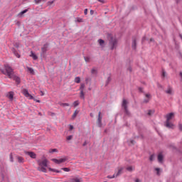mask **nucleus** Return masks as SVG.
Returning a JSON list of instances; mask_svg holds the SVG:
<instances>
[{"instance_id": "nucleus-1", "label": "nucleus", "mask_w": 182, "mask_h": 182, "mask_svg": "<svg viewBox=\"0 0 182 182\" xmlns=\"http://www.w3.org/2000/svg\"><path fill=\"white\" fill-rule=\"evenodd\" d=\"M37 163L38 164V167L37 168V170H38V171H42V173L48 172L46 167H48V165L49 164V161H48L46 158H44L43 159H38L37 161Z\"/></svg>"}, {"instance_id": "nucleus-2", "label": "nucleus", "mask_w": 182, "mask_h": 182, "mask_svg": "<svg viewBox=\"0 0 182 182\" xmlns=\"http://www.w3.org/2000/svg\"><path fill=\"white\" fill-rule=\"evenodd\" d=\"M5 70H1V72L3 75H5L6 76H8V77H12L14 75V69L11 68V66L8 65H4Z\"/></svg>"}, {"instance_id": "nucleus-3", "label": "nucleus", "mask_w": 182, "mask_h": 182, "mask_svg": "<svg viewBox=\"0 0 182 182\" xmlns=\"http://www.w3.org/2000/svg\"><path fill=\"white\" fill-rule=\"evenodd\" d=\"M109 48L111 50H113L114 49H116L117 48V38H116V36H109Z\"/></svg>"}, {"instance_id": "nucleus-4", "label": "nucleus", "mask_w": 182, "mask_h": 182, "mask_svg": "<svg viewBox=\"0 0 182 182\" xmlns=\"http://www.w3.org/2000/svg\"><path fill=\"white\" fill-rule=\"evenodd\" d=\"M22 93L24 95L25 97H27L30 100H34V102H36L37 103H41V100L35 99L32 95L29 94V91H28L27 89H23Z\"/></svg>"}, {"instance_id": "nucleus-5", "label": "nucleus", "mask_w": 182, "mask_h": 182, "mask_svg": "<svg viewBox=\"0 0 182 182\" xmlns=\"http://www.w3.org/2000/svg\"><path fill=\"white\" fill-rule=\"evenodd\" d=\"M67 160H68V157L64 156V157L60 158L59 159H52L51 161H53L54 163H55V164H62V163H65V161H67Z\"/></svg>"}, {"instance_id": "nucleus-6", "label": "nucleus", "mask_w": 182, "mask_h": 182, "mask_svg": "<svg viewBox=\"0 0 182 182\" xmlns=\"http://www.w3.org/2000/svg\"><path fill=\"white\" fill-rule=\"evenodd\" d=\"M127 105H129V102H127L126 99H123L122 107L124 109L126 114H130V113L129 112V109H127Z\"/></svg>"}, {"instance_id": "nucleus-7", "label": "nucleus", "mask_w": 182, "mask_h": 182, "mask_svg": "<svg viewBox=\"0 0 182 182\" xmlns=\"http://www.w3.org/2000/svg\"><path fill=\"white\" fill-rule=\"evenodd\" d=\"M165 126L168 129H174V127H175L174 124H173V122H171V121H166Z\"/></svg>"}, {"instance_id": "nucleus-8", "label": "nucleus", "mask_w": 182, "mask_h": 182, "mask_svg": "<svg viewBox=\"0 0 182 182\" xmlns=\"http://www.w3.org/2000/svg\"><path fill=\"white\" fill-rule=\"evenodd\" d=\"M174 117V113L171 112L166 115V122H171V119Z\"/></svg>"}, {"instance_id": "nucleus-9", "label": "nucleus", "mask_w": 182, "mask_h": 182, "mask_svg": "<svg viewBox=\"0 0 182 182\" xmlns=\"http://www.w3.org/2000/svg\"><path fill=\"white\" fill-rule=\"evenodd\" d=\"M151 99V95L145 94V99L143 100V103H149Z\"/></svg>"}, {"instance_id": "nucleus-10", "label": "nucleus", "mask_w": 182, "mask_h": 182, "mask_svg": "<svg viewBox=\"0 0 182 182\" xmlns=\"http://www.w3.org/2000/svg\"><path fill=\"white\" fill-rule=\"evenodd\" d=\"M9 79H13L15 80V82H16V83H18V85L21 83V79L18 76L15 75V74H14L13 77H10Z\"/></svg>"}, {"instance_id": "nucleus-11", "label": "nucleus", "mask_w": 182, "mask_h": 182, "mask_svg": "<svg viewBox=\"0 0 182 182\" xmlns=\"http://www.w3.org/2000/svg\"><path fill=\"white\" fill-rule=\"evenodd\" d=\"M132 49L136 50L137 48V39L136 38H133L132 40Z\"/></svg>"}, {"instance_id": "nucleus-12", "label": "nucleus", "mask_w": 182, "mask_h": 182, "mask_svg": "<svg viewBox=\"0 0 182 182\" xmlns=\"http://www.w3.org/2000/svg\"><path fill=\"white\" fill-rule=\"evenodd\" d=\"M124 170V168H123V167L119 168L118 172L115 175V177H119V176H120V174H122Z\"/></svg>"}, {"instance_id": "nucleus-13", "label": "nucleus", "mask_w": 182, "mask_h": 182, "mask_svg": "<svg viewBox=\"0 0 182 182\" xmlns=\"http://www.w3.org/2000/svg\"><path fill=\"white\" fill-rule=\"evenodd\" d=\"M167 95H173V88L171 87H168L167 90H165Z\"/></svg>"}, {"instance_id": "nucleus-14", "label": "nucleus", "mask_w": 182, "mask_h": 182, "mask_svg": "<svg viewBox=\"0 0 182 182\" xmlns=\"http://www.w3.org/2000/svg\"><path fill=\"white\" fill-rule=\"evenodd\" d=\"M26 154L29 156L31 159H36V154L33 152H26Z\"/></svg>"}, {"instance_id": "nucleus-15", "label": "nucleus", "mask_w": 182, "mask_h": 182, "mask_svg": "<svg viewBox=\"0 0 182 182\" xmlns=\"http://www.w3.org/2000/svg\"><path fill=\"white\" fill-rule=\"evenodd\" d=\"M13 53L15 55V56H16V58H21V54H19V53H18V51H16V50H15V48H12L11 49Z\"/></svg>"}, {"instance_id": "nucleus-16", "label": "nucleus", "mask_w": 182, "mask_h": 182, "mask_svg": "<svg viewBox=\"0 0 182 182\" xmlns=\"http://www.w3.org/2000/svg\"><path fill=\"white\" fill-rule=\"evenodd\" d=\"M31 58H33V60H36L38 59V55L34 53L33 51H31Z\"/></svg>"}, {"instance_id": "nucleus-17", "label": "nucleus", "mask_w": 182, "mask_h": 182, "mask_svg": "<svg viewBox=\"0 0 182 182\" xmlns=\"http://www.w3.org/2000/svg\"><path fill=\"white\" fill-rule=\"evenodd\" d=\"M26 69L28 72H29L31 75H35V71L33 70V68L31 67H26Z\"/></svg>"}, {"instance_id": "nucleus-18", "label": "nucleus", "mask_w": 182, "mask_h": 182, "mask_svg": "<svg viewBox=\"0 0 182 182\" xmlns=\"http://www.w3.org/2000/svg\"><path fill=\"white\" fill-rule=\"evenodd\" d=\"M158 161L159 163H163V154H161V153L159 154Z\"/></svg>"}, {"instance_id": "nucleus-19", "label": "nucleus", "mask_w": 182, "mask_h": 182, "mask_svg": "<svg viewBox=\"0 0 182 182\" xmlns=\"http://www.w3.org/2000/svg\"><path fill=\"white\" fill-rule=\"evenodd\" d=\"M7 97H9L10 100H14V92H9V94L7 95Z\"/></svg>"}, {"instance_id": "nucleus-20", "label": "nucleus", "mask_w": 182, "mask_h": 182, "mask_svg": "<svg viewBox=\"0 0 182 182\" xmlns=\"http://www.w3.org/2000/svg\"><path fill=\"white\" fill-rule=\"evenodd\" d=\"M101 114H102V112H100L98 113V119H97V122H98L99 124H102V117Z\"/></svg>"}, {"instance_id": "nucleus-21", "label": "nucleus", "mask_w": 182, "mask_h": 182, "mask_svg": "<svg viewBox=\"0 0 182 182\" xmlns=\"http://www.w3.org/2000/svg\"><path fill=\"white\" fill-rule=\"evenodd\" d=\"M71 182H81L82 179L79 178H73L70 179Z\"/></svg>"}, {"instance_id": "nucleus-22", "label": "nucleus", "mask_w": 182, "mask_h": 182, "mask_svg": "<svg viewBox=\"0 0 182 182\" xmlns=\"http://www.w3.org/2000/svg\"><path fill=\"white\" fill-rule=\"evenodd\" d=\"M98 43L100 44L101 48H104L105 47V41L103 40L99 39L98 40Z\"/></svg>"}, {"instance_id": "nucleus-23", "label": "nucleus", "mask_w": 182, "mask_h": 182, "mask_svg": "<svg viewBox=\"0 0 182 182\" xmlns=\"http://www.w3.org/2000/svg\"><path fill=\"white\" fill-rule=\"evenodd\" d=\"M16 159L19 163H23L25 161V159L22 156H16Z\"/></svg>"}, {"instance_id": "nucleus-24", "label": "nucleus", "mask_w": 182, "mask_h": 182, "mask_svg": "<svg viewBox=\"0 0 182 182\" xmlns=\"http://www.w3.org/2000/svg\"><path fill=\"white\" fill-rule=\"evenodd\" d=\"M41 50L43 52V53H45V52H46V50H48V45H44L43 47H42Z\"/></svg>"}, {"instance_id": "nucleus-25", "label": "nucleus", "mask_w": 182, "mask_h": 182, "mask_svg": "<svg viewBox=\"0 0 182 182\" xmlns=\"http://www.w3.org/2000/svg\"><path fill=\"white\" fill-rule=\"evenodd\" d=\"M48 170L49 171H54L55 173H60V171L58 169L52 168L50 167H48Z\"/></svg>"}, {"instance_id": "nucleus-26", "label": "nucleus", "mask_w": 182, "mask_h": 182, "mask_svg": "<svg viewBox=\"0 0 182 182\" xmlns=\"http://www.w3.org/2000/svg\"><path fill=\"white\" fill-rule=\"evenodd\" d=\"M85 84L82 83L80 87V92H83L85 90Z\"/></svg>"}, {"instance_id": "nucleus-27", "label": "nucleus", "mask_w": 182, "mask_h": 182, "mask_svg": "<svg viewBox=\"0 0 182 182\" xmlns=\"http://www.w3.org/2000/svg\"><path fill=\"white\" fill-rule=\"evenodd\" d=\"M80 99H82L83 100H85V92L83 91H80Z\"/></svg>"}, {"instance_id": "nucleus-28", "label": "nucleus", "mask_w": 182, "mask_h": 182, "mask_svg": "<svg viewBox=\"0 0 182 182\" xmlns=\"http://www.w3.org/2000/svg\"><path fill=\"white\" fill-rule=\"evenodd\" d=\"M147 114H148V116H151L152 114H154V109L148 110Z\"/></svg>"}, {"instance_id": "nucleus-29", "label": "nucleus", "mask_w": 182, "mask_h": 182, "mask_svg": "<svg viewBox=\"0 0 182 182\" xmlns=\"http://www.w3.org/2000/svg\"><path fill=\"white\" fill-rule=\"evenodd\" d=\"M92 75H97V70L96 68H92L91 70Z\"/></svg>"}, {"instance_id": "nucleus-30", "label": "nucleus", "mask_w": 182, "mask_h": 182, "mask_svg": "<svg viewBox=\"0 0 182 182\" xmlns=\"http://www.w3.org/2000/svg\"><path fill=\"white\" fill-rule=\"evenodd\" d=\"M79 114V111L77 110H75L74 114H73L72 116V119H75L76 118V116H77V114Z\"/></svg>"}, {"instance_id": "nucleus-31", "label": "nucleus", "mask_w": 182, "mask_h": 182, "mask_svg": "<svg viewBox=\"0 0 182 182\" xmlns=\"http://www.w3.org/2000/svg\"><path fill=\"white\" fill-rule=\"evenodd\" d=\"M127 171H129V172L134 171V167H133V166H127Z\"/></svg>"}, {"instance_id": "nucleus-32", "label": "nucleus", "mask_w": 182, "mask_h": 182, "mask_svg": "<svg viewBox=\"0 0 182 182\" xmlns=\"http://www.w3.org/2000/svg\"><path fill=\"white\" fill-rule=\"evenodd\" d=\"M26 12H28V9L23 10V11L18 14V16H22V15H23L24 14H26Z\"/></svg>"}, {"instance_id": "nucleus-33", "label": "nucleus", "mask_w": 182, "mask_h": 182, "mask_svg": "<svg viewBox=\"0 0 182 182\" xmlns=\"http://www.w3.org/2000/svg\"><path fill=\"white\" fill-rule=\"evenodd\" d=\"M26 12H28V9L23 10V11L18 14V16H22V15H23L24 14H26Z\"/></svg>"}, {"instance_id": "nucleus-34", "label": "nucleus", "mask_w": 182, "mask_h": 182, "mask_svg": "<svg viewBox=\"0 0 182 182\" xmlns=\"http://www.w3.org/2000/svg\"><path fill=\"white\" fill-rule=\"evenodd\" d=\"M166 76H167V73H166V71L164 70H163L162 74H161L162 79H164V77H166Z\"/></svg>"}, {"instance_id": "nucleus-35", "label": "nucleus", "mask_w": 182, "mask_h": 182, "mask_svg": "<svg viewBox=\"0 0 182 182\" xmlns=\"http://www.w3.org/2000/svg\"><path fill=\"white\" fill-rule=\"evenodd\" d=\"M75 83H80V77H76L75 78Z\"/></svg>"}, {"instance_id": "nucleus-36", "label": "nucleus", "mask_w": 182, "mask_h": 182, "mask_svg": "<svg viewBox=\"0 0 182 182\" xmlns=\"http://www.w3.org/2000/svg\"><path fill=\"white\" fill-rule=\"evenodd\" d=\"M134 143H136V141L133 139H130L128 141V144H129V146H132V144H134Z\"/></svg>"}, {"instance_id": "nucleus-37", "label": "nucleus", "mask_w": 182, "mask_h": 182, "mask_svg": "<svg viewBox=\"0 0 182 182\" xmlns=\"http://www.w3.org/2000/svg\"><path fill=\"white\" fill-rule=\"evenodd\" d=\"M75 22H79V23L83 22V18H80L77 17L75 18Z\"/></svg>"}, {"instance_id": "nucleus-38", "label": "nucleus", "mask_w": 182, "mask_h": 182, "mask_svg": "<svg viewBox=\"0 0 182 182\" xmlns=\"http://www.w3.org/2000/svg\"><path fill=\"white\" fill-rule=\"evenodd\" d=\"M73 106H74V107H77V106H79V101H75L74 102H73Z\"/></svg>"}, {"instance_id": "nucleus-39", "label": "nucleus", "mask_w": 182, "mask_h": 182, "mask_svg": "<svg viewBox=\"0 0 182 182\" xmlns=\"http://www.w3.org/2000/svg\"><path fill=\"white\" fill-rule=\"evenodd\" d=\"M9 159H10V161L11 163H14V156L12 155V154H10Z\"/></svg>"}, {"instance_id": "nucleus-40", "label": "nucleus", "mask_w": 182, "mask_h": 182, "mask_svg": "<svg viewBox=\"0 0 182 182\" xmlns=\"http://www.w3.org/2000/svg\"><path fill=\"white\" fill-rule=\"evenodd\" d=\"M62 170H63V171H65L67 173L70 171V168H62Z\"/></svg>"}, {"instance_id": "nucleus-41", "label": "nucleus", "mask_w": 182, "mask_h": 182, "mask_svg": "<svg viewBox=\"0 0 182 182\" xmlns=\"http://www.w3.org/2000/svg\"><path fill=\"white\" fill-rule=\"evenodd\" d=\"M150 161H154V154H152L149 157Z\"/></svg>"}, {"instance_id": "nucleus-42", "label": "nucleus", "mask_w": 182, "mask_h": 182, "mask_svg": "<svg viewBox=\"0 0 182 182\" xmlns=\"http://www.w3.org/2000/svg\"><path fill=\"white\" fill-rule=\"evenodd\" d=\"M55 151H58L57 149H50L49 153H55Z\"/></svg>"}, {"instance_id": "nucleus-43", "label": "nucleus", "mask_w": 182, "mask_h": 182, "mask_svg": "<svg viewBox=\"0 0 182 182\" xmlns=\"http://www.w3.org/2000/svg\"><path fill=\"white\" fill-rule=\"evenodd\" d=\"M84 59L85 62H90V57H85Z\"/></svg>"}, {"instance_id": "nucleus-44", "label": "nucleus", "mask_w": 182, "mask_h": 182, "mask_svg": "<svg viewBox=\"0 0 182 182\" xmlns=\"http://www.w3.org/2000/svg\"><path fill=\"white\" fill-rule=\"evenodd\" d=\"M112 80V78L110 77H108L107 80V84L106 85H109V83H110Z\"/></svg>"}, {"instance_id": "nucleus-45", "label": "nucleus", "mask_w": 182, "mask_h": 182, "mask_svg": "<svg viewBox=\"0 0 182 182\" xmlns=\"http://www.w3.org/2000/svg\"><path fill=\"white\" fill-rule=\"evenodd\" d=\"M72 139H73V136L72 135L67 136V140H72Z\"/></svg>"}, {"instance_id": "nucleus-46", "label": "nucleus", "mask_w": 182, "mask_h": 182, "mask_svg": "<svg viewBox=\"0 0 182 182\" xmlns=\"http://www.w3.org/2000/svg\"><path fill=\"white\" fill-rule=\"evenodd\" d=\"M35 4H41L42 0H34Z\"/></svg>"}, {"instance_id": "nucleus-47", "label": "nucleus", "mask_w": 182, "mask_h": 182, "mask_svg": "<svg viewBox=\"0 0 182 182\" xmlns=\"http://www.w3.org/2000/svg\"><path fill=\"white\" fill-rule=\"evenodd\" d=\"M155 170H156V171H157V174L159 176L160 174V168H156Z\"/></svg>"}, {"instance_id": "nucleus-48", "label": "nucleus", "mask_w": 182, "mask_h": 182, "mask_svg": "<svg viewBox=\"0 0 182 182\" xmlns=\"http://www.w3.org/2000/svg\"><path fill=\"white\" fill-rule=\"evenodd\" d=\"M61 106H63V107H65V106H69L68 103H63L61 104Z\"/></svg>"}, {"instance_id": "nucleus-49", "label": "nucleus", "mask_w": 182, "mask_h": 182, "mask_svg": "<svg viewBox=\"0 0 182 182\" xmlns=\"http://www.w3.org/2000/svg\"><path fill=\"white\" fill-rule=\"evenodd\" d=\"M114 177H116V175H113L112 176H108L107 178H114Z\"/></svg>"}, {"instance_id": "nucleus-50", "label": "nucleus", "mask_w": 182, "mask_h": 182, "mask_svg": "<svg viewBox=\"0 0 182 182\" xmlns=\"http://www.w3.org/2000/svg\"><path fill=\"white\" fill-rule=\"evenodd\" d=\"M84 14H85V15H87V9H85L84 10Z\"/></svg>"}, {"instance_id": "nucleus-51", "label": "nucleus", "mask_w": 182, "mask_h": 182, "mask_svg": "<svg viewBox=\"0 0 182 182\" xmlns=\"http://www.w3.org/2000/svg\"><path fill=\"white\" fill-rule=\"evenodd\" d=\"M97 1H98V2H100L101 4H105L104 0H97Z\"/></svg>"}, {"instance_id": "nucleus-52", "label": "nucleus", "mask_w": 182, "mask_h": 182, "mask_svg": "<svg viewBox=\"0 0 182 182\" xmlns=\"http://www.w3.org/2000/svg\"><path fill=\"white\" fill-rule=\"evenodd\" d=\"M70 130H73V125H70Z\"/></svg>"}, {"instance_id": "nucleus-53", "label": "nucleus", "mask_w": 182, "mask_h": 182, "mask_svg": "<svg viewBox=\"0 0 182 182\" xmlns=\"http://www.w3.org/2000/svg\"><path fill=\"white\" fill-rule=\"evenodd\" d=\"M86 144H87V142H86V141H85L84 143H83V144H82V146H86Z\"/></svg>"}, {"instance_id": "nucleus-54", "label": "nucleus", "mask_w": 182, "mask_h": 182, "mask_svg": "<svg viewBox=\"0 0 182 182\" xmlns=\"http://www.w3.org/2000/svg\"><path fill=\"white\" fill-rule=\"evenodd\" d=\"M139 92H143V88L140 87L139 88Z\"/></svg>"}, {"instance_id": "nucleus-55", "label": "nucleus", "mask_w": 182, "mask_h": 182, "mask_svg": "<svg viewBox=\"0 0 182 182\" xmlns=\"http://www.w3.org/2000/svg\"><path fill=\"white\" fill-rule=\"evenodd\" d=\"M90 14H91V15H93V10L90 11Z\"/></svg>"}, {"instance_id": "nucleus-56", "label": "nucleus", "mask_w": 182, "mask_h": 182, "mask_svg": "<svg viewBox=\"0 0 182 182\" xmlns=\"http://www.w3.org/2000/svg\"><path fill=\"white\" fill-rule=\"evenodd\" d=\"M55 2V1H50V4H53Z\"/></svg>"}, {"instance_id": "nucleus-57", "label": "nucleus", "mask_w": 182, "mask_h": 182, "mask_svg": "<svg viewBox=\"0 0 182 182\" xmlns=\"http://www.w3.org/2000/svg\"><path fill=\"white\" fill-rule=\"evenodd\" d=\"M41 96H43V92L41 91Z\"/></svg>"}, {"instance_id": "nucleus-58", "label": "nucleus", "mask_w": 182, "mask_h": 182, "mask_svg": "<svg viewBox=\"0 0 182 182\" xmlns=\"http://www.w3.org/2000/svg\"><path fill=\"white\" fill-rule=\"evenodd\" d=\"M90 116H91V117H93V114L91 113V114H90Z\"/></svg>"}, {"instance_id": "nucleus-59", "label": "nucleus", "mask_w": 182, "mask_h": 182, "mask_svg": "<svg viewBox=\"0 0 182 182\" xmlns=\"http://www.w3.org/2000/svg\"><path fill=\"white\" fill-rule=\"evenodd\" d=\"M153 41V38H151V42Z\"/></svg>"}, {"instance_id": "nucleus-60", "label": "nucleus", "mask_w": 182, "mask_h": 182, "mask_svg": "<svg viewBox=\"0 0 182 182\" xmlns=\"http://www.w3.org/2000/svg\"><path fill=\"white\" fill-rule=\"evenodd\" d=\"M176 2H178V0H176Z\"/></svg>"}, {"instance_id": "nucleus-61", "label": "nucleus", "mask_w": 182, "mask_h": 182, "mask_svg": "<svg viewBox=\"0 0 182 182\" xmlns=\"http://www.w3.org/2000/svg\"><path fill=\"white\" fill-rule=\"evenodd\" d=\"M135 182H137V180H135Z\"/></svg>"}, {"instance_id": "nucleus-62", "label": "nucleus", "mask_w": 182, "mask_h": 182, "mask_svg": "<svg viewBox=\"0 0 182 182\" xmlns=\"http://www.w3.org/2000/svg\"><path fill=\"white\" fill-rule=\"evenodd\" d=\"M137 182H139V181H137Z\"/></svg>"}]
</instances>
